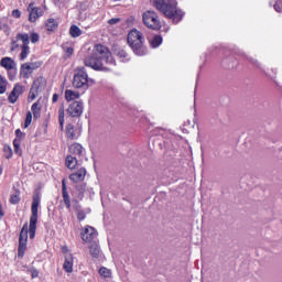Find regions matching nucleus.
<instances>
[{"instance_id":"obj_1","label":"nucleus","mask_w":282,"mask_h":282,"mask_svg":"<svg viewBox=\"0 0 282 282\" xmlns=\"http://www.w3.org/2000/svg\"><path fill=\"white\" fill-rule=\"evenodd\" d=\"M40 205H41V198L39 196H34L32 206H31V217H30L29 229H28V223H26L23 225L22 230L20 232L18 257H23V254H25V250L28 249V232H29L30 239H34V237L36 236V224L39 223Z\"/></svg>"},{"instance_id":"obj_2","label":"nucleus","mask_w":282,"mask_h":282,"mask_svg":"<svg viewBox=\"0 0 282 282\" xmlns=\"http://www.w3.org/2000/svg\"><path fill=\"white\" fill-rule=\"evenodd\" d=\"M85 65L97 72H109V65H116V61L107 46L97 44L95 45L91 55L85 58Z\"/></svg>"},{"instance_id":"obj_3","label":"nucleus","mask_w":282,"mask_h":282,"mask_svg":"<svg viewBox=\"0 0 282 282\" xmlns=\"http://www.w3.org/2000/svg\"><path fill=\"white\" fill-rule=\"evenodd\" d=\"M154 6L156 10L167 19H172L174 23H180L184 18V12L177 9V0H154Z\"/></svg>"},{"instance_id":"obj_4","label":"nucleus","mask_w":282,"mask_h":282,"mask_svg":"<svg viewBox=\"0 0 282 282\" xmlns=\"http://www.w3.org/2000/svg\"><path fill=\"white\" fill-rule=\"evenodd\" d=\"M128 45L133 50L137 56H144V54H147V48H144V37L137 29L131 30L128 33Z\"/></svg>"},{"instance_id":"obj_5","label":"nucleus","mask_w":282,"mask_h":282,"mask_svg":"<svg viewBox=\"0 0 282 282\" xmlns=\"http://www.w3.org/2000/svg\"><path fill=\"white\" fill-rule=\"evenodd\" d=\"M19 43H21L20 61H25L30 56V35L28 33H18L15 40L11 43V52L18 50Z\"/></svg>"},{"instance_id":"obj_6","label":"nucleus","mask_w":282,"mask_h":282,"mask_svg":"<svg viewBox=\"0 0 282 282\" xmlns=\"http://www.w3.org/2000/svg\"><path fill=\"white\" fill-rule=\"evenodd\" d=\"M89 83L94 85V79H89V76L85 72V68H79L73 78V87L76 89H87Z\"/></svg>"},{"instance_id":"obj_7","label":"nucleus","mask_w":282,"mask_h":282,"mask_svg":"<svg viewBox=\"0 0 282 282\" xmlns=\"http://www.w3.org/2000/svg\"><path fill=\"white\" fill-rule=\"evenodd\" d=\"M143 23L150 30H160L162 24L160 23V19L158 18V13L155 11H145L142 15Z\"/></svg>"},{"instance_id":"obj_8","label":"nucleus","mask_w":282,"mask_h":282,"mask_svg":"<svg viewBox=\"0 0 282 282\" xmlns=\"http://www.w3.org/2000/svg\"><path fill=\"white\" fill-rule=\"evenodd\" d=\"M41 62H28L21 65L20 67V76L22 78H29L34 74V69H39L41 67Z\"/></svg>"},{"instance_id":"obj_9","label":"nucleus","mask_w":282,"mask_h":282,"mask_svg":"<svg viewBox=\"0 0 282 282\" xmlns=\"http://www.w3.org/2000/svg\"><path fill=\"white\" fill-rule=\"evenodd\" d=\"M96 237H98V231L91 226H86L82 232V239L85 243H94Z\"/></svg>"},{"instance_id":"obj_10","label":"nucleus","mask_w":282,"mask_h":282,"mask_svg":"<svg viewBox=\"0 0 282 282\" xmlns=\"http://www.w3.org/2000/svg\"><path fill=\"white\" fill-rule=\"evenodd\" d=\"M28 12H29V21L31 23H35L37 19H41L43 17V10L39 7H34V3H30L28 7Z\"/></svg>"},{"instance_id":"obj_11","label":"nucleus","mask_w":282,"mask_h":282,"mask_svg":"<svg viewBox=\"0 0 282 282\" xmlns=\"http://www.w3.org/2000/svg\"><path fill=\"white\" fill-rule=\"evenodd\" d=\"M67 113L72 116V118H78L83 116V102L74 101L67 108Z\"/></svg>"},{"instance_id":"obj_12","label":"nucleus","mask_w":282,"mask_h":282,"mask_svg":"<svg viewBox=\"0 0 282 282\" xmlns=\"http://www.w3.org/2000/svg\"><path fill=\"white\" fill-rule=\"evenodd\" d=\"M0 67L7 69V72H17V62L12 57H2L0 61Z\"/></svg>"},{"instance_id":"obj_13","label":"nucleus","mask_w":282,"mask_h":282,"mask_svg":"<svg viewBox=\"0 0 282 282\" xmlns=\"http://www.w3.org/2000/svg\"><path fill=\"white\" fill-rule=\"evenodd\" d=\"M21 94H23V86L17 84L8 97L9 102H11V105H14V102L19 100V96H21Z\"/></svg>"},{"instance_id":"obj_14","label":"nucleus","mask_w":282,"mask_h":282,"mask_svg":"<svg viewBox=\"0 0 282 282\" xmlns=\"http://www.w3.org/2000/svg\"><path fill=\"white\" fill-rule=\"evenodd\" d=\"M87 175V170L85 167H80L77 172L72 173L69 175V180L74 182L75 184H78V182H83Z\"/></svg>"},{"instance_id":"obj_15","label":"nucleus","mask_w":282,"mask_h":282,"mask_svg":"<svg viewBox=\"0 0 282 282\" xmlns=\"http://www.w3.org/2000/svg\"><path fill=\"white\" fill-rule=\"evenodd\" d=\"M85 193H87V184H80L77 185L73 191V196L80 202L82 199H84Z\"/></svg>"},{"instance_id":"obj_16","label":"nucleus","mask_w":282,"mask_h":282,"mask_svg":"<svg viewBox=\"0 0 282 282\" xmlns=\"http://www.w3.org/2000/svg\"><path fill=\"white\" fill-rule=\"evenodd\" d=\"M63 268L65 272H68V273L74 272V258L72 257V254H68L65 257Z\"/></svg>"},{"instance_id":"obj_17","label":"nucleus","mask_w":282,"mask_h":282,"mask_svg":"<svg viewBox=\"0 0 282 282\" xmlns=\"http://www.w3.org/2000/svg\"><path fill=\"white\" fill-rule=\"evenodd\" d=\"M78 98H80V93L72 89L65 90V99L67 102H72V100H78Z\"/></svg>"},{"instance_id":"obj_18","label":"nucleus","mask_w":282,"mask_h":282,"mask_svg":"<svg viewBox=\"0 0 282 282\" xmlns=\"http://www.w3.org/2000/svg\"><path fill=\"white\" fill-rule=\"evenodd\" d=\"M69 153L72 156L77 155L78 158H80V155H83V145H80L79 143H74L69 147Z\"/></svg>"},{"instance_id":"obj_19","label":"nucleus","mask_w":282,"mask_h":282,"mask_svg":"<svg viewBox=\"0 0 282 282\" xmlns=\"http://www.w3.org/2000/svg\"><path fill=\"white\" fill-rule=\"evenodd\" d=\"M89 253L95 259H98V257H100V247H98V243L96 241L91 242V245L89 247Z\"/></svg>"},{"instance_id":"obj_20","label":"nucleus","mask_w":282,"mask_h":282,"mask_svg":"<svg viewBox=\"0 0 282 282\" xmlns=\"http://www.w3.org/2000/svg\"><path fill=\"white\" fill-rule=\"evenodd\" d=\"M66 135L70 140H76V138H78V135H80V133H78V132H76V130H74V126L68 124L66 127Z\"/></svg>"},{"instance_id":"obj_21","label":"nucleus","mask_w":282,"mask_h":282,"mask_svg":"<svg viewBox=\"0 0 282 282\" xmlns=\"http://www.w3.org/2000/svg\"><path fill=\"white\" fill-rule=\"evenodd\" d=\"M66 166L67 169H76V166H78V160L76 156H72V154L66 156Z\"/></svg>"},{"instance_id":"obj_22","label":"nucleus","mask_w":282,"mask_h":282,"mask_svg":"<svg viewBox=\"0 0 282 282\" xmlns=\"http://www.w3.org/2000/svg\"><path fill=\"white\" fill-rule=\"evenodd\" d=\"M69 34L73 39H78L83 34V30L78 25H72L69 29Z\"/></svg>"},{"instance_id":"obj_23","label":"nucleus","mask_w":282,"mask_h":282,"mask_svg":"<svg viewBox=\"0 0 282 282\" xmlns=\"http://www.w3.org/2000/svg\"><path fill=\"white\" fill-rule=\"evenodd\" d=\"M98 272L101 279H111L112 276L111 270L107 269V267H101Z\"/></svg>"},{"instance_id":"obj_24","label":"nucleus","mask_w":282,"mask_h":282,"mask_svg":"<svg viewBox=\"0 0 282 282\" xmlns=\"http://www.w3.org/2000/svg\"><path fill=\"white\" fill-rule=\"evenodd\" d=\"M116 56H118V58H120V61L124 62V61H129V54H127L126 50L122 48H117L115 51Z\"/></svg>"},{"instance_id":"obj_25","label":"nucleus","mask_w":282,"mask_h":282,"mask_svg":"<svg viewBox=\"0 0 282 282\" xmlns=\"http://www.w3.org/2000/svg\"><path fill=\"white\" fill-rule=\"evenodd\" d=\"M56 28H58V22H56L53 18H51L46 21V30L48 32H54V30H56Z\"/></svg>"},{"instance_id":"obj_26","label":"nucleus","mask_w":282,"mask_h":282,"mask_svg":"<svg viewBox=\"0 0 282 282\" xmlns=\"http://www.w3.org/2000/svg\"><path fill=\"white\" fill-rule=\"evenodd\" d=\"M58 122L59 129L63 130V126L65 124V108L63 106L58 109Z\"/></svg>"},{"instance_id":"obj_27","label":"nucleus","mask_w":282,"mask_h":282,"mask_svg":"<svg viewBox=\"0 0 282 282\" xmlns=\"http://www.w3.org/2000/svg\"><path fill=\"white\" fill-rule=\"evenodd\" d=\"M34 118H41V105L35 102L31 107Z\"/></svg>"},{"instance_id":"obj_28","label":"nucleus","mask_w":282,"mask_h":282,"mask_svg":"<svg viewBox=\"0 0 282 282\" xmlns=\"http://www.w3.org/2000/svg\"><path fill=\"white\" fill-rule=\"evenodd\" d=\"M88 213H90L89 209H77V219L79 221H85V218L87 217Z\"/></svg>"},{"instance_id":"obj_29","label":"nucleus","mask_w":282,"mask_h":282,"mask_svg":"<svg viewBox=\"0 0 282 282\" xmlns=\"http://www.w3.org/2000/svg\"><path fill=\"white\" fill-rule=\"evenodd\" d=\"M8 89V80L0 75V94H6Z\"/></svg>"},{"instance_id":"obj_30","label":"nucleus","mask_w":282,"mask_h":282,"mask_svg":"<svg viewBox=\"0 0 282 282\" xmlns=\"http://www.w3.org/2000/svg\"><path fill=\"white\" fill-rule=\"evenodd\" d=\"M150 45L152 47H160V45H162V36L156 35L152 39V41L150 42Z\"/></svg>"},{"instance_id":"obj_31","label":"nucleus","mask_w":282,"mask_h":282,"mask_svg":"<svg viewBox=\"0 0 282 282\" xmlns=\"http://www.w3.org/2000/svg\"><path fill=\"white\" fill-rule=\"evenodd\" d=\"M62 195H63L65 206H67V208H69V206H72V202L69 200V193H67V189L63 191Z\"/></svg>"},{"instance_id":"obj_32","label":"nucleus","mask_w":282,"mask_h":282,"mask_svg":"<svg viewBox=\"0 0 282 282\" xmlns=\"http://www.w3.org/2000/svg\"><path fill=\"white\" fill-rule=\"evenodd\" d=\"M29 124H32V112L29 111L26 113L25 122H24V128L28 129Z\"/></svg>"},{"instance_id":"obj_33","label":"nucleus","mask_w":282,"mask_h":282,"mask_svg":"<svg viewBox=\"0 0 282 282\" xmlns=\"http://www.w3.org/2000/svg\"><path fill=\"white\" fill-rule=\"evenodd\" d=\"M3 152L6 153L7 158H12V148H10V145H3Z\"/></svg>"},{"instance_id":"obj_34","label":"nucleus","mask_w":282,"mask_h":282,"mask_svg":"<svg viewBox=\"0 0 282 282\" xmlns=\"http://www.w3.org/2000/svg\"><path fill=\"white\" fill-rule=\"evenodd\" d=\"M10 202L11 204H19V202H21V197L19 196V194H13L11 195Z\"/></svg>"},{"instance_id":"obj_35","label":"nucleus","mask_w":282,"mask_h":282,"mask_svg":"<svg viewBox=\"0 0 282 282\" xmlns=\"http://www.w3.org/2000/svg\"><path fill=\"white\" fill-rule=\"evenodd\" d=\"M15 140H23V138H25V133H23L20 129L15 130Z\"/></svg>"},{"instance_id":"obj_36","label":"nucleus","mask_w":282,"mask_h":282,"mask_svg":"<svg viewBox=\"0 0 282 282\" xmlns=\"http://www.w3.org/2000/svg\"><path fill=\"white\" fill-rule=\"evenodd\" d=\"M40 39L37 33H31V43H39Z\"/></svg>"},{"instance_id":"obj_37","label":"nucleus","mask_w":282,"mask_h":282,"mask_svg":"<svg viewBox=\"0 0 282 282\" xmlns=\"http://www.w3.org/2000/svg\"><path fill=\"white\" fill-rule=\"evenodd\" d=\"M29 99L30 100H36V90H34V87H32L31 90H30Z\"/></svg>"},{"instance_id":"obj_38","label":"nucleus","mask_w":282,"mask_h":282,"mask_svg":"<svg viewBox=\"0 0 282 282\" xmlns=\"http://www.w3.org/2000/svg\"><path fill=\"white\" fill-rule=\"evenodd\" d=\"M11 15L14 19H21V11L19 9H15V10L12 11Z\"/></svg>"},{"instance_id":"obj_39","label":"nucleus","mask_w":282,"mask_h":282,"mask_svg":"<svg viewBox=\"0 0 282 282\" xmlns=\"http://www.w3.org/2000/svg\"><path fill=\"white\" fill-rule=\"evenodd\" d=\"M274 9L276 10V12H281V10H282V0H276Z\"/></svg>"},{"instance_id":"obj_40","label":"nucleus","mask_w":282,"mask_h":282,"mask_svg":"<svg viewBox=\"0 0 282 282\" xmlns=\"http://www.w3.org/2000/svg\"><path fill=\"white\" fill-rule=\"evenodd\" d=\"M108 23L110 25H116V23H120V19L119 18H112L108 21Z\"/></svg>"},{"instance_id":"obj_41","label":"nucleus","mask_w":282,"mask_h":282,"mask_svg":"<svg viewBox=\"0 0 282 282\" xmlns=\"http://www.w3.org/2000/svg\"><path fill=\"white\" fill-rule=\"evenodd\" d=\"M13 147H14L15 151H18L19 147H21V141L19 139H14Z\"/></svg>"},{"instance_id":"obj_42","label":"nucleus","mask_w":282,"mask_h":282,"mask_svg":"<svg viewBox=\"0 0 282 282\" xmlns=\"http://www.w3.org/2000/svg\"><path fill=\"white\" fill-rule=\"evenodd\" d=\"M31 276L32 279H36L39 276V270L36 269L31 270Z\"/></svg>"},{"instance_id":"obj_43","label":"nucleus","mask_w":282,"mask_h":282,"mask_svg":"<svg viewBox=\"0 0 282 282\" xmlns=\"http://www.w3.org/2000/svg\"><path fill=\"white\" fill-rule=\"evenodd\" d=\"M67 191V184L65 183V180L62 181V192Z\"/></svg>"},{"instance_id":"obj_44","label":"nucleus","mask_w":282,"mask_h":282,"mask_svg":"<svg viewBox=\"0 0 282 282\" xmlns=\"http://www.w3.org/2000/svg\"><path fill=\"white\" fill-rule=\"evenodd\" d=\"M53 102H58V94L53 95Z\"/></svg>"},{"instance_id":"obj_45","label":"nucleus","mask_w":282,"mask_h":282,"mask_svg":"<svg viewBox=\"0 0 282 282\" xmlns=\"http://www.w3.org/2000/svg\"><path fill=\"white\" fill-rule=\"evenodd\" d=\"M67 53H68V54H74V48L68 47V48H67Z\"/></svg>"},{"instance_id":"obj_46","label":"nucleus","mask_w":282,"mask_h":282,"mask_svg":"<svg viewBox=\"0 0 282 282\" xmlns=\"http://www.w3.org/2000/svg\"><path fill=\"white\" fill-rule=\"evenodd\" d=\"M0 175H3V166L0 165Z\"/></svg>"},{"instance_id":"obj_47","label":"nucleus","mask_w":282,"mask_h":282,"mask_svg":"<svg viewBox=\"0 0 282 282\" xmlns=\"http://www.w3.org/2000/svg\"><path fill=\"white\" fill-rule=\"evenodd\" d=\"M0 217H3V212L0 210Z\"/></svg>"}]
</instances>
